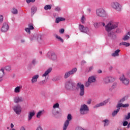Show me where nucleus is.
I'll list each match as a JSON object with an SVG mask.
<instances>
[{"label": "nucleus", "instance_id": "5fc2aeb1", "mask_svg": "<svg viewBox=\"0 0 130 130\" xmlns=\"http://www.w3.org/2000/svg\"><path fill=\"white\" fill-rule=\"evenodd\" d=\"M3 21H4L3 15H0V22H3Z\"/></svg>", "mask_w": 130, "mask_h": 130}, {"label": "nucleus", "instance_id": "aec40b11", "mask_svg": "<svg viewBox=\"0 0 130 130\" xmlns=\"http://www.w3.org/2000/svg\"><path fill=\"white\" fill-rule=\"evenodd\" d=\"M52 68H50L48 69L42 75V78H46L47 76L50 74V72H52Z\"/></svg>", "mask_w": 130, "mask_h": 130}, {"label": "nucleus", "instance_id": "ea45409f", "mask_svg": "<svg viewBox=\"0 0 130 130\" xmlns=\"http://www.w3.org/2000/svg\"><path fill=\"white\" fill-rule=\"evenodd\" d=\"M55 37L57 39L59 40V41H60V42L63 43V40L60 37L57 36V35H56Z\"/></svg>", "mask_w": 130, "mask_h": 130}, {"label": "nucleus", "instance_id": "5701e85b", "mask_svg": "<svg viewBox=\"0 0 130 130\" xmlns=\"http://www.w3.org/2000/svg\"><path fill=\"white\" fill-rule=\"evenodd\" d=\"M119 52H120V50L117 49L111 54V56L113 57H116L117 56H119Z\"/></svg>", "mask_w": 130, "mask_h": 130}, {"label": "nucleus", "instance_id": "393cba45", "mask_svg": "<svg viewBox=\"0 0 130 130\" xmlns=\"http://www.w3.org/2000/svg\"><path fill=\"white\" fill-rule=\"evenodd\" d=\"M44 113V110H40L37 113L36 115V117L37 118H40L41 117V115Z\"/></svg>", "mask_w": 130, "mask_h": 130}, {"label": "nucleus", "instance_id": "338daca9", "mask_svg": "<svg viewBox=\"0 0 130 130\" xmlns=\"http://www.w3.org/2000/svg\"><path fill=\"white\" fill-rule=\"evenodd\" d=\"M109 69L110 71H111L112 70V69H113V67H112V66H110Z\"/></svg>", "mask_w": 130, "mask_h": 130}, {"label": "nucleus", "instance_id": "6e6552de", "mask_svg": "<svg viewBox=\"0 0 130 130\" xmlns=\"http://www.w3.org/2000/svg\"><path fill=\"white\" fill-rule=\"evenodd\" d=\"M79 29L80 32H82V33H85L86 34H88V35L90 34V29H89V27L87 26L85 27L82 24H79Z\"/></svg>", "mask_w": 130, "mask_h": 130}, {"label": "nucleus", "instance_id": "bf43d9fd", "mask_svg": "<svg viewBox=\"0 0 130 130\" xmlns=\"http://www.w3.org/2000/svg\"><path fill=\"white\" fill-rule=\"evenodd\" d=\"M20 130H26V128H25V127L24 126H21L20 127Z\"/></svg>", "mask_w": 130, "mask_h": 130}, {"label": "nucleus", "instance_id": "f257e3e1", "mask_svg": "<svg viewBox=\"0 0 130 130\" xmlns=\"http://www.w3.org/2000/svg\"><path fill=\"white\" fill-rule=\"evenodd\" d=\"M118 22L114 21L113 20L109 21L106 25H105L104 22H102V25H103L104 27L105 26V30L107 32L108 36L111 38H114L115 36V34L112 30L116 29V28L118 27Z\"/></svg>", "mask_w": 130, "mask_h": 130}, {"label": "nucleus", "instance_id": "1a4fd4ad", "mask_svg": "<svg viewBox=\"0 0 130 130\" xmlns=\"http://www.w3.org/2000/svg\"><path fill=\"white\" fill-rule=\"evenodd\" d=\"M77 70H78V69L77 68H73L72 70H71L68 72H67L64 75V79H68V78H69V77H70L72 75L76 74V73H77Z\"/></svg>", "mask_w": 130, "mask_h": 130}, {"label": "nucleus", "instance_id": "a211bd4d", "mask_svg": "<svg viewBox=\"0 0 130 130\" xmlns=\"http://www.w3.org/2000/svg\"><path fill=\"white\" fill-rule=\"evenodd\" d=\"M38 79H39V75L36 74L34 75L31 79V84H35V83H37Z\"/></svg>", "mask_w": 130, "mask_h": 130}, {"label": "nucleus", "instance_id": "2eb2a0df", "mask_svg": "<svg viewBox=\"0 0 130 130\" xmlns=\"http://www.w3.org/2000/svg\"><path fill=\"white\" fill-rule=\"evenodd\" d=\"M73 84V81L68 80L65 83V88L68 91L71 90V88L72 87V85Z\"/></svg>", "mask_w": 130, "mask_h": 130}, {"label": "nucleus", "instance_id": "603ef678", "mask_svg": "<svg viewBox=\"0 0 130 130\" xmlns=\"http://www.w3.org/2000/svg\"><path fill=\"white\" fill-rule=\"evenodd\" d=\"M75 130H85V129L82 128L81 127H77L76 128Z\"/></svg>", "mask_w": 130, "mask_h": 130}, {"label": "nucleus", "instance_id": "ddd939ff", "mask_svg": "<svg viewBox=\"0 0 130 130\" xmlns=\"http://www.w3.org/2000/svg\"><path fill=\"white\" fill-rule=\"evenodd\" d=\"M115 80V78L112 76H109L103 78V83L104 84H109V83H111V82H113Z\"/></svg>", "mask_w": 130, "mask_h": 130}, {"label": "nucleus", "instance_id": "09e8293b", "mask_svg": "<svg viewBox=\"0 0 130 130\" xmlns=\"http://www.w3.org/2000/svg\"><path fill=\"white\" fill-rule=\"evenodd\" d=\"M27 4H30V3H34L35 0H26Z\"/></svg>", "mask_w": 130, "mask_h": 130}, {"label": "nucleus", "instance_id": "0e129e2a", "mask_svg": "<svg viewBox=\"0 0 130 130\" xmlns=\"http://www.w3.org/2000/svg\"><path fill=\"white\" fill-rule=\"evenodd\" d=\"M52 81L53 82H55V81H57V79H56V78H53Z\"/></svg>", "mask_w": 130, "mask_h": 130}, {"label": "nucleus", "instance_id": "0eeeda50", "mask_svg": "<svg viewBox=\"0 0 130 130\" xmlns=\"http://www.w3.org/2000/svg\"><path fill=\"white\" fill-rule=\"evenodd\" d=\"M73 119V117L71 114H69L67 116V120L64 123V125L63 126V130H67L68 127L69 126V124H70V121Z\"/></svg>", "mask_w": 130, "mask_h": 130}, {"label": "nucleus", "instance_id": "4c0bfd02", "mask_svg": "<svg viewBox=\"0 0 130 130\" xmlns=\"http://www.w3.org/2000/svg\"><path fill=\"white\" fill-rule=\"evenodd\" d=\"M86 21V17L85 16L83 15L81 18V22L82 24H85V22Z\"/></svg>", "mask_w": 130, "mask_h": 130}, {"label": "nucleus", "instance_id": "de8ad7c7", "mask_svg": "<svg viewBox=\"0 0 130 130\" xmlns=\"http://www.w3.org/2000/svg\"><path fill=\"white\" fill-rule=\"evenodd\" d=\"M128 124V122L125 121L123 122V126H126Z\"/></svg>", "mask_w": 130, "mask_h": 130}, {"label": "nucleus", "instance_id": "6e6d98bb", "mask_svg": "<svg viewBox=\"0 0 130 130\" xmlns=\"http://www.w3.org/2000/svg\"><path fill=\"white\" fill-rule=\"evenodd\" d=\"M31 62L32 64H34V65L36 64V62H37L36 59H33Z\"/></svg>", "mask_w": 130, "mask_h": 130}, {"label": "nucleus", "instance_id": "473e14b6", "mask_svg": "<svg viewBox=\"0 0 130 130\" xmlns=\"http://www.w3.org/2000/svg\"><path fill=\"white\" fill-rule=\"evenodd\" d=\"M36 11H37V8L36 6H32L31 8V14H35L36 13Z\"/></svg>", "mask_w": 130, "mask_h": 130}, {"label": "nucleus", "instance_id": "680f3d73", "mask_svg": "<svg viewBox=\"0 0 130 130\" xmlns=\"http://www.w3.org/2000/svg\"><path fill=\"white\" fill-rule=\"evenodd\" d=\"M86 63V62L85 60H82L81 61V64H84V63Z\"/></svg>", "mask_w": 130, "mask_h": 130}, {"label": "nucleus", "instance_id": "20e7f679", "mask_svg": "<svg viewBox=\"0 0 130 130\" xmlns=\"http://www.w3.org/2000/svg\"><path fill=\"white\" fill-rule=\"evenodd\" d=\"M95 12L96 16L101 18H103V17H106L107 16L106 10L103 8H97L95 10Z\"/></svg>", "mask_w": 130, "mask_h": 130}, {"label": "nucleus", "instance_id": "c03bdc74", "mask_svg": "<svg viewBox=\"0 0 130 130\" xmlns=\"http://www.w3.org/2000/svg\"><path fill=\"white\" fill-rule=\"evenodd\" d=\"M28 28L30 30H33L34 29V26H33V24H28Z\"/></svg>", "mask_w": 130, "mask_h": 130}, {"label": "nucleus", "instance_id": "e433bc0d", "mask_svg": "<svg viewBox=\"0 0 130 130\" xmlns=\"http://www.w3.org/2000/svg\"><path fill=\"white\" fill-rule=\"evenodd\" d=\"M47 82V80L46 79H45L41 81L39 83V84L41 85V86H43V85H45V84H46Z\"/></svg>", "mask_w": 130, "mask_h": 130}, {"label": "nucleus", "instance_id": "8fccbe9b", "mask_svg": "<svg viewBox=\"0 0 130 130\" xmlns=\"http://www.w3.org/2000/svg\"><path fill=\"white\" fill-rule=\"evenodd\" d=\"M30 30H31V29L29 28H26L25 29V31H26L29 34H30V33H31V31H30Z\"/></svg>", "mask_w": 130, "mask_h": 130}, {"label": "nucleus", "instance_id": "423d86ee", "mask_svg": "<svg viewBox=\"0 0 130 130\" xmlns=\"http://www.w3.org/2000/svg\"><path fill=\"white\" fill-rule=\"evenodd\" d=\"M80 111L81 114H87L89 112V107L86 104H82L80 106Z\"/></svg>", "mask_w": 130, "mask_h": 130}, {"label": "nucleus", "instance_id": "6ab92c4d", "mask_svg": "<svg viewBox=\"0 0 130 130\" xmlns=\"http://www.w3.org/2000/svg\"><path fill=\"white\" fill-rule=\"evenodd\" d=\"M8 30H9V25H8V23H3V25L1 28L2 32H7Z\"/></svg>", "mask_w": 130, "mask_h": 130}, {"label": "nucleus", "instance_id": "72a5a7b5", "mask_svg": "<svg viewBox=\"0 0 130 130\" xmlns=\"http://www.w3.org/2000/svg\"><path fill=\"white\" fill-rule=\"evenodd\" d=\"M5 70L6 72H11L12 71V67L10 66H7L5 67Z\"/></svg>", "mask_w": 130, "mask_h": 130}, {"label": "nucleus", "instance_id": "7ed1b4c3", "mask_svg": "<svg viewBox=\"0 0 130 130\" xmlns=\"http://www.w3.org/2000/svg\"><path fill=\"white\" fill-rule=\"evenodd\" d=\"M110 6L111 8L114 10H115L116 12L120 13V12L122 11V5H121L119 2H113L111 3Z\"/></svg>", "mask_w": 130, "mask_h": 130}, {"label": "nucleus", "instance_id": "49530a36", "mask_svg": "<svg viewBox=\"0 0 130 130\" xmlns=\"http://www.w3.org/2000/svg\"><path fill=\"white\" fill-rule=\"evenodd\" d=\"M129 118H130V113H128L127 115L125 116V119H126V120H128Z\"/></svg>", "mask_w": 130, "mask_h": 130}, {"label": "nucleus", "instance_id": "bb28decb", "mask_svg": "<svg viewBox=\"0 0 130 130\" xmlns=\"http://www.w3.org/2000/svg\"><path fill=\"white\" fill-rule=\"evenodd\" d=\"M125 46V47H128V46H130V43L125 42H122L121 43H119V46Z\"/></svg>", "mask_w": 130, "mask_h": 130}, {"label": "nucleus", "instance_id": "9b49d317", "mask_svg": "<svg viewBox=\"0 0 130 130\" xmlns=\"http://www.w3.org/2000/svg\"><path fill=\"white\" fill-rule=\"evenodd\" d=\"M119 79L121 83L125 85V86H127L129 84V79L125 78L123 74L120 77Z\"/></svg>", "mask_w": 130, "mask_h": 130}, {"label": "nucleus", "instance_id": "9d476101", "mask_svg": "<svg viewBox=\"0 0 130 130\" xmlns=\"http://www.w3.org/2000/svg\"><path fill=\"white\" fill-rule=\"evenodd\" d=\"M13 110L17 115H20L22 113V107L20 105H17L13 107Z\"/></svg>", "mask_w": 130, "mask_h": 130}, {"label": "nucleus", "instance_id": "dca6fc26", "mask_svg": "<svg viewBox=\"0 0 130 130\" xmlns=\"http://www.w3.org/2000/svg\"><path fill=\"white\" fill-rule=\"evenodd\" d=\"M107 103H108V100H106L104 102H103L100 104H98L95 105V106H94L93 108H98V107H100L101 106H104V105H106V104H107Z\"/></svg>", "mask_w": 130, "mask_h": 130}, {"label": "nucleus", "instance_id": "13d9d810", "mask_svg": "<svg viewBox=\"0 0 130 130\" xmlns=\"http://www.w3.org/2000/svg\"><path fill=\"white\" fill-rule=\"evenodd\" d=\"M36 130H43V129L42 128V127L39 126L37 128Z\"/></svg>", "mask_w": 130, "mask_h": 130}, {"label": "nucleus", "instance_id": "f8f14e48", "mask_svg": "<svg viewBox=\"0 0 130 130\" xmlns=\"http://www.w3.org/2000/svg\"><path fill=\"white\" fill-rule=\"evenodd\" d=\"M96 82V77L95 76H90L88 78L87 82L85 83V87H89L90 86L92 83H95Z\"/></svg>", "mask_w": 130, "mask_h": 130}, {"label": "nucleus", "instance_id": "4468645a", "mask_svg": "<svg viewBox=\"0 0 130 130\" xmlns=\"http://www.w3.org/2000/svg\"><path fill=\"white\" fill-rule=\"evenodd\" d=\"M24 98L21 96H16L14 98V103H21L24 102Z\"/></svg>", "mask_w": 130, "mask_h": 130}, {"label": "nucleus", "instance_id": "58836bf2", "mask_svg": "<svg viewBox=\"0 0 130 130\" xmlns=\"http://www.w3.org/2000/svg\"><path fill=\"white\" fill-rule=\"evenodd\" d=\"M11 12L12 14H14V15H17V14H18V10L16 8H13Z\"/></svg>", "mask_w": 130, "mask_h": 130}, {"label": "nucleus", "instance_id": "4be33fe9", "mask_svg": "<svg viewBox=\"0 0 130 130\" xmlns=\"http://www.w3.org/2000/svg\"><path fill=\"white\" fill-rule=\"evenodd\" d=\"M129 106V105L128 104H117L116 105V108H120V107H123L124 108H126Z\"/></svg>", "mask_w": 130, "mask_h": 130}, {"label": "nucleus", "instance_id": "f704fd0d", "mask_svg": "<svg viewBox=\"0 0 130 130\" xmlns=\"http://www.w3.org/2000/svg\"><path fill=\"white\" fill-rule=\"evenodd\" d=\"M51 7L52 6L50 5H46L44 7V10H45V11H47V10H51Z\"/></svg>", "mask_w": 130, "mask_h": 130}, {"label": "nucleus", "instance_id": "37998d69", "mask_svg": "<svg viewBox=\"0 0 130 130\" xmlns=\"http://www.w3.org/2000/svg\"><path fill=\"white\" fill-rule=\"evenodd\" d=\"M55 11H56V12H60V11H61V9L60 8V7H59V6H57L55 8Z\"/></svg>", "mask_w": 130, "mask_h": 130}, {"label": "nucleus", "instance_id": "3c124183", "mask_svg": "<svg viewBox=\"0 0 130 130\" xmlns=\"http://www.w3.org/2000/svg\"><path fill=\"white\" fill-rule=\"evenodd\" d=\"M59 32L60 34H63V33H64V29L62 28L59 30Z\"/></svg>", "mask_w": 130, "mask_h": 130}, {"label": "nucleus", "instance_id": "f3484780", "mask_svg": "<svg viewBox=\"0 0 130 130\" xmlns=\"http://www.w3.org/2000/svg\"><path fill=\"white\" fill-rule=\"evenodd\" d=\"M36 113V112L34 110L30 111L28 114L27 120L28 121H30V120H31V119H32V118H33V116H34L35 115Z\"/></svg>", "mask_w": 130, "mask_h": 130}, {"label": "nucleus", "instance_id": "a878e982", "mask_svg": "<svg viewBox=\"0 0 130 130\" xmlns=\"http://www.w3.org/2000/svg\"><path fill=\"white\" fill-rule=\"evenodd\" d=\"M62 21H66V18L62 17H57L56 18L55 23H56V24H58L59 22H61Z\"/></svg>", "mask_w": 130, "mask_h": 130}, {"label": "nucleus", "instance_id": "f03ea898", "mask_svg": "<svg viewBox=\"0 0 130 130\" xmlns=\"http://www.w3.org/2000/svg\"><path fill=\"white\" fill-rule=\"evenodd\" d=\"M76 86H76V83L73 82L70 91H76V90H78V88H79L80 90L79 94L80 96H84L85 94V86L80 82H78Z\"/></svg>", "mask_w": 130, "mask_h": 130}, {"label": "nucleus", "instance_id": "2f4dec72", "mask_svg": "<svg viewBox=\"0 0 130 130\" xmlns=\"http://www.w3.org/2000/svg\"><path fill=\"white\" fill-rule=\"evenodd\" d=\"M117 109L115 110H114L112 114V116H115V115H116V114H117V113H118V112H119V110H120V108H117Z\"/></svg>", "mask_w": 130, "mask_h": 130}, {"label": "nucleus", "instance_id": "774afa93", "mask_svg": "<svg viewBox=\"0 0 130 130\" xmlns=\"http://www.w3.org/2000/svg\"><path fill=\"white\" fill-rule=\"evenodd\" d=\"M21 43H24V42H25V40H21Z\"/></svg>", "mask_w": 130, "mask_h": 130}, {"label": "nucleus", "instance_id": "052dcab7", "mask_svg": "<svg viewBox=\"0 0 130 130\" xmlns=\"http://www.w3.org/2000/svg\"><path fill=\"white\" fill-rule=\"evenodd\" d=\"M93 70V66L89 67V72H91V70Z\"/></svg>", "mask_w": 130, "mask_h": 130}, {"label": "nucleus", "instance_id": "39448f33", "mask_svg": "<svg viewBox=\"0 0 130 130\" xmlns=\"http://www.w3.org/2000/svg\"><path fill=\"white\" fill-rule=\"evenodd\" d=\"M46 57L47 58H49L53 61H56V60H57V56L54 52H48L46 55Z\"/></svg>", "mask_w": 130, "mask_h": 130}, {"label": "nucleus", "instance_id": "412c9836", "mask_svg": "<svg viewBox=\"0 0 130 130\" xmlns=\"http://www.w3.org/2000/svg\"><path fill=\"white\" fill-rule=\"evenodd\" d=\"M6 76V73H5V69L2 68L0 69V82L3 81V78Z\"/></svg>", "mask_w": 130, "mask_h": 130}, {"label": "nucleus", "instance_id": "c756f323", "mask_svg": "<svg viewBox=\"0 0 130 130\" xmlns=\"http://www.w3.org/2000/svg\"><path fill=\"white\" fill-rule=\"evenodd\" d=\"M101 25H102V22H94L93 23V26L95 29H98V28H99Z\"/></svg>", "mask_w": 130, "mask_h": 130}, {"label": "nucleus", "instance_id": "4d7b16f0", "mask_svg": "<svg viewBox=\"0 0 130 130\" xmlns=\"http://www.w3.org/2000/svg\"><path fill=\"white\" fill-rule=\"evenodd\" d=\"M92 102V100H91V99H89V100H88V101H87V104H91V102Z\"/></svg>", "mask_w": 130, "mask_h": 130}, {"label": "nucleus", "instance_id": "cd10ccee", "mask_svg": "<svg viewBox=\"0 0 130 130\" xmlns=\"http://www.w3.org/2000/svg\"><path fill=\"white\" fill-rule=\"evenodd\" d=\"M130 38V32H128L122 38V40L124 41H126V40H128Z\"/></svg>", "mask_w": 130, "mask_h": 130}, {"label": "nucleus", "instance_id": "69168bd1", "mask_svg": "<svg viewBox=\"0 0 130 130\" xmlns=\"http://www.w3.org/2000/svg\"><path fill=\"white\" fill-rule=\"evenodd\" d=\"M127 125V128H129V127H130V122L128 123Z\"/></svg>", "mask_w": 130, "mask_h": 130}, {"label": "nucleus", "instance_id": "c85d7f7f", "mask_svg": "<svg viewBox=\"0 0 130 130\" xmlns=\"http://www.w3.org/2000/svg\"><path fill=\"white\" fill-rule=\"evenodd\" d=\"M117 87V83L114 82L112 85L111 88H110V91H112V90H114V89H116Z\"/></svg>", "mask_w": 130, "mask_h": 130}, {"label": "nucleus", "instance_id": "864d4df0", "mask_svg": "<svg viewBox=\"0 0 130 130\" xmlns=\"http://www.w3.org/2000/svg\"><path fill=\"white\" fill-rule=\"evenodd\" d=\"M126 75L127 77H130V70L128 72H127V73H126Z\"/></svg>", "mask_w": 130, "mask_h": 130}, {"label": "nucleus", "instance_id": "a19ab883", "mask_svg": "<svg viewBox=\"0 0 130 130\" xmlns=\"http://www.w3.org/2000/svg\"><path fill=\"white\" fill-rule=\"evenodd\" d=\"M53 109H56V108H59V104L58 103H56L53 106Z\"/></svg>", "mask_w": 130, "mask_h": 130}, {"label": "nucleus", "instance_id": "b1692460", "mask_svg": "<svg viewBox=\"0 0 130 130\" xmlns=\"http://www.w3.org/2000/svg\"><path fill=\"white\" fill-rule=\"evenodd\" d=\"M21 89H22V86H18L15 88L14 92L16 94H19L21 92Z\"/></svg>", "mask_w": 130, "mask_h": 130}, {"label": "nucleus", "instance_id": "a18cd8bd", "mask_svg": "<svg viewBox=\"0 0 130 130\" xmlns=\"http://www.w3.org/2000/svg\"><path fill=\"white\" fill-rule=\"evenodd\" d=\"M122 31V28H118L116 30V33H120Z\"/></svg>", "mask_w": 130, "mask_h": 130}, {"label": "nucleus", "instance_id": "79ce46f5", "mask_svg": "<svg viewBox=\"0 0 130 130\" xmlns=\"http://www.w3.org/2000/svg\"><path fill=\"white\" fill-rule=\"evenodd\" d=\"M52 113L54 115H56V114H57V113H58V111H57V110H55V109H53L52 110Z\"/></svg>", "mask_w": 130, "mask_h": 130}, {"label": "nucleus", "instance_id": "c9c22d12", "mask_svg": "<svg viewBox=\"0 0 130 130\" xmlns=\"http://www.w3.org/2000/svg\"><path fill=\"white\" fill-rule=\"evenodd\" d=\"M124 101H125V98H123L122 99H121L118 102L117 104H122V103H123V102H124Z\"/></svg>", "mask_w": 130, "mask_h": 130}, {"label": "nucleus", "instance_id": "7c9ffc66", "mask_svg": "<svg viewBox=\"0 0 130 130\" xmlns=\"http://www.w3.org/2000/svg\"><path fill=\"white\" fill-rule=\"evenodd\" d=\"M103 122H104V126H108V125H109V122H110V121L108 119H106L103 120Z\"/></svg>", "mask_w": 130, "mask_h": 130}, {"label": "nucleus", "instance_id": "e2e57ef3", "mask_svg": "<svg viewBox=\"0 0 130 130\" xmlns=\"http://www.w3.org/2000/svg\"><path fill=\"white\" fill-rule=\"evenodd\" d=\"M10 126H11V128H13L14 126V124L11 123Z\"/></svg>", "mask_w": 130, "mask_h": 130}]
</instances>
